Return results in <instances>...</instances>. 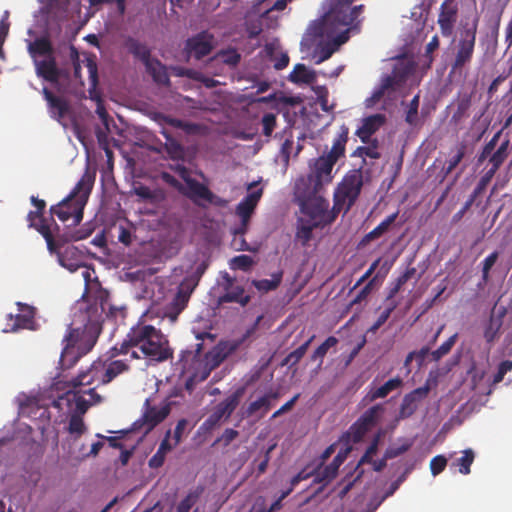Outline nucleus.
I'll use <instances>...</instances> for the list:
<instances>
[{
    "label": "nucleus",
    "instance_id": "1",
    "mask_svg": "<svg viewBox=\"0 0 512 512\" xmlns=\"http://www.w3.org/2000/svg\"><path fill=\"white\" fill-rule=\"evenodd\" d=\"M112 356L129 355L130 359L145 358L164 362L173 357L169 341L160 329L153 325L137 323L130 328L126 339L111 349Z\"/></svg>",
    "mask_w": 512,
    "mask_h": 512
},
{
    "label": "nucleus",
    "instance_id": "2",
    "mask_svg": "<svg viewBox=\"0 0 512 512\" xmlns=\"http://www.w3.org/2000/svg\"><path fill=\"white\" fill-rule=\"evenodd\" d=\"M74 324L75 322L69 326L68 332L63 338L65 346L59 360L63 370L72 368L79 358L89 353L101 333L98 320L89 318L82 327H73Z\"/></svg>",
    "mask_w": 512,
    "mask_h": 512
},
{
    "label": "nucleus",
    "instance_id": "3",
    "mask_svg": "<svg viewBox=\"0 0 512 512\" xmlns=\"http://www.w3.org/2000/svg\"><path fill=\"white\" fill-rule=\"evenodd\" d=\"M349 128L346 125L340 127L338 135L333 140L330 151L319 156L309 164V174L297 181H303L305 188L321 191L323 186L333 180L332 170L337 161L345 156L346 144L348 142Z\"/></svg>",
    "mask_w": 512,
    "mask_h": 512
},
{
    "label": "nucleus",
    "instance_id": "4",
    "mask_svg": "<svg viewBox=\"0 0 512 512\" xmlns=\"http://www.w3.org/2000/svg\"><path fill=\"white\" fill-rule=\"evenodd\" d=\"M321 191L305 188L303 181H296L294 194L301 212L307 220L314 222V226L326 227L331 225L338 217L334 205L329 209V201L324 198Z\"/></svg>",
    "mask_w": 512,
    "mask_h": 512
},
{
    "label": "nucleus",
    "instance_id": "5",
    "mask_svg": "<svg viewBox=\"0 0 512 512\" xmlns=\"http://www.w3.org/2000/svg\"><path fill=\"white\" fill-rule=\"evenodd\" d=\"M93 184L94 179L87 173L84 174L67 197L50 207L51 215H56L62 222L72 219V224L78 225L83 219L84 207Z\"/></svg>",
    "mask_w": 512,
    "mask_h": 512
},
{
    "label": "nucleus",
    "instance_id": "6",
    "mask_svg": "<svg viewBox=\"0 0 512 512\" xmlns=\"http://www.w3.org/2000/svg\"><path fill=\"white\" fill-rule=\"evenodd\" d=\"M363 187L362 168L348 171L333 193L335 211L348 213L360 196Z\"/></svg>",
    "mask_w": 512,
    "mask_h": 512
},
{
    "label": "nucleus",
    "instance_id": "7",
    "mask_svg": "<svg viewBox=\"0 0 512 512\" xmlns=\"http://www.w3.org/2000/svg\"><path fill=\"white\" fill-rule=\"evenodd\" d=\"M350 19L337 5H334L321 19L316 27V33L322 38L334 41V46H341L349 39L352 26L347 21Z\"/></svg>",
    "mask_w": 512,
    "mask_h": 512
},
{
    "label": "nucleus",
    "instance_id": "8",
    "mask_svg": "<svg viewBox=\"0 0 512 512\" xmlns=\"http://www.w3.org/2000/svg\"><path fill=\"white\" fill-rule=\"evenodd\" d=\"M477 24L478 20L476 19L471 25L465 24L459 30L454 59L451 64V70L454 73H461L472 61L476 44Z\"/></svg>",
    "mask_w": 512,
    "mask_h": 512
},
{
    "label": "nucleus",
    "instance_id": "9",
    "mask_svg": "<svg viewBox=\"0 0 512 512\" xmlns=\"http://www.w3.org/2000/svg\"><path fill=\"white\" fill-rule=\"evenodd\" d=\"M244 393V388L236 389L231 395L219 402L213 409L212 413L201 424L200 430L203 432H211L220 425L223 420L230 418L240 403V399Z\"/></svg>",
    "mask_w": 512,
    "mask_h": 512
},
{
    "label": "nucleus",
    "instance_id": "10",
    "mask_svg": "<svg viewBox=\"0 0 512 512\" xmlns=\"http://www.w3.org/2000/svg\"><path fill=\"white\" fill-rule=\"evenodd\" d=\"M384 406L376 404L367 409L349 428L348 437L353 443H359L364 436L380 421Z\"/></svg>",
    "mask_w": 512,
    "mask_h": 512
},
{
    "label": "nucleus",
    "instance_id": "11",
    "mask_svg": "<svg viewBox=\"0 0 512 512\" xmlns=\"http://www.w3.org/2000/svg\"><path fill=\"white\" fill-rule=\"evenodd\" d=\"M100 400L101 397L95 392V388H88L67 391L64 396L54 401L53 404L55 407H60L63 401H66L68 405L74 403L75 414L82 415L86 413L91 405L100 402Z\"/></svg>",
    "mask_w": 512,
    "mask_h": 512
},
{
    "label": "nucleus",
    "instance_id": "12",
    "mask_svg": "<svg viewBox=\"0 0 512 512\" xmlns=\"http://www.w3.org/2000/svg\"><path fill=\"white\" fill-rule=\"evenodd\" d=\"M214 48V36L208 31H201L185 41L184 52L187 57L200 60L209 55Z\"/></svg>",
    "mask_w": 512,
    "mask_h": 512
},
{
    "label": "nucleus",
    "instance_id": "13",
    "mask_svg": "<svg viewBox=\"0 0 512 512\" xmlns=\"http://www.w3.org/2000/svg\"><path fill=\"white\" fill-rule=\"evenodd\" d=\"M33 63L37 76L47 82H50L53 85H58L60 79L67 76V73L57 66L56 58L54 55L41 60L35 59Z\"/></svg>",
    "mask_w": 512,
    "mask_h": 512
},
{
    "label": "nucleus",
    "instance_id": "14",
    "mask_svg": "<svg viewBox=\"0 0 512 512\" xmlns=\"http://www.w3.org/2000/svg\"><path fill=\"white\" fill-rule=\"evenodd\" d=\"M17 306L19 313L17 315H8V322L3 330L4 332H16L19 329L33 328L35 308L21 302H18Z\"/></svg>",
    "mask_w": 512,
    "mask_h": 512
},
{
    "label": "nucleus",
    "instance_id": "15",
    "mask_svg": "<svg viewBox=\"0 0 512 512\" xmlns=\"http://www.w3.org/2000/svg\"><path fill=\"white\" fill-rule=\"evenodd\" d=\"M458 3L456 0H444L440 6L437 23L441 34L450 37L453 34L454 26L458 18Z\"/></svg>",
    "mask_w": 512,
    "mask_h": 512
},
{
    "label": "nucleus",
    "instance_id": "16",
    "mask_svg": "<svg viewBox=\"0 0 512 512\" xmlns=\"http://www.w3.org/2000/svg\"><path fill=\"white\" fill-rule=\"evenodd\" d=\"M195 289V282L185 281L184 279L179 284L177 292L167 307V315L176 320L178 315L186 308L191 294Z\"/></svg>",
    "mask_w": 512,
    "mask_h": 512
},
{
    "label": "nucleus",
    "instance_id": "17",
    "mask_svg": "<svg viewBox=\"0 0 512 512\" xmlns=\"http://www.w3.org/2000/svg\"><path fill=\"white\" fill-rule=\"evenodd\" d=\"M223 280L222 286L225 293L219 297V303H238L244 307L250 302V295L245 294L242 286L235 285V279L227 272L223 275Z\"/></svg>",
    "mask_w": 512,
    "mask_h": 512
},
{
    "label": "nucleus",
    "instance_id": "18",
    "mask_svg": "<svg viewBox=\"0 0 512 512\" xmlns=\"http://www.w3.org/2000/svg\"><path fill=\"white\" fill-rule=\"evenodd\" d=\"M430 386L426 383L422 387H418L403 397L399 408V419H406L412 416L418 409L419 404L428 396Z\"/></svg>",
    "mask_w": 512,
    "mask_h": 512
},
{
    "label": "nucleus",
    "instance_id": "19",
    "mask_svg": "<svg viewBox=\"0 0 512 512\" xmlns=\"http://www.w3.org/2000/svg\"><path fill=\"white\" fill-rule=\"evenodd\" d=\"M41 93L47 102V109L50 117L57 122L62 123V120L69 112V102L64 97L55 95L47 87H43Z\"/></svg>",
    "mask_w": 512,
    "mask_h": 512
},
{
    "label": "nucleus",
    "instance_id": "20",
    "mask_svg": "<svg viewBox=\"0 0 512 512\" xmlns=\"http://www.w3.org/2000/svg\"><path fill=\"white\" fill-rule=\"evenodd\" d=\"M170 413V405L164 404L161 407L151 406L149 400L145 401V411L142 416V426L145 433L150 432L160 424Z\"/></svg>",
    "mask_w": 512,
    "mask_h": 512
},
{
    "label": "nucleus",
    "instance_id": "21",
    "mask_svg": "<svg viewBox=\"0 0 512 512\" xmlns=\"http://www.w3.org/2000/svg\"><path fill=\"white\" fill-rule=\"evenodd\" d=\"M264 316L259 315L255 322L245 331V333L238 339H232L227 341H221L219 343L220 350L222 351L219 361H224L228 356L236 352L250 337H252L257 331L260 322Z\"/></svg>",
    "mask_w": 512,
    "mask_h": 512
},
{
    "label": "nucleus",
    "instance_id": "22",
    "mask_svg": "<svg viewBox=\"0 0 512 512\" xmlns=\"http://www.w3.org/2000/svg\"><path fill=\"white\" fill-rule=\"evenodd\" d=\"M263 194V189L260 188L247 194L236 206V214L243 222V226L249 225L250 218L257 207Z\"/></svg>",
    "mask_w": 512,
    "mask_h": 512
},
{
    "label": "nucleus",
    "instance_id": "23",
    "mask_svg": "<svg viewBox=\"0 0 512 512\" xmlns=\"http://www.w3.org/2000/svg\"><path fill=\"white\" fill-rule=\"evenodd\" d=\"M100 362V378L101 384H107L114 380L118 375L127 372L130 368L128 364V359L124 360H115L109 363L105 361L98 360Z\"/></svg>",
    "mask_w": 512,
    "mask_h": 512
},
{
    "label": "nucleus",
    "instance_id": "24",
    "mask_svg": "<svg viewBox=\"0 0 512 512\" xmlns=\"http://www.w3.org/2000/svg\"><path fill=\"white\" fill-rule=\"evenodd\" d=\"M386 122L383 114H373L362 120V125L356 130V135L363 143L370 142L371 136L375 134Z\"/></svg>",
    "mask_w": 512,
    "mask_h": 512
},
{
    "label": "nucleus",
    "instance_id": "25",
    "mask_svg": "<svg viewBox=\"0 0 512 512\" xmlns=\"http://www.w3.org/2000/svg\"><path fill=\"white\" fill-rule=\"evenodd\" d=\"M505 314V307H500L497 313L495 309L492 310L483 332V337L488 344H493L499 338Z\"/></svg>",
    "mask_w": 512,
    "mask_h": 512
},
{
    "label": "nucleus",
    "instance_id": "26",
    "mask_svg": "<svg viewBox=\"0 0 512 512\" xmlns=\"http://www.w3.org/2000/svg\"><path fill=\"white\" fill-rule=\"evenodd\" d=\"M100 362H93L90 368L86 371L81 372L77 377L71 380V384L75 390L83 389L85 386H89L94 382L101 384L100 378Z\"/></svg>",
    "mask_w": 512,
    "mask_h": 512
},
{
    "label": "nucleus",
    "instance_id": "27",
    "mask_svg": "<svg viewBox=\"0 0 512 512\" xmlns=\"http://www.w3.org/2000/svg\"><path fill=\"white\" fill-rule=\"evenodd\" d=\"M124 47L134 58L140 60L143 64L152 58L151 49L148 45L134 37H127L124 41Z\"/></svg>",
    "mask_w": 512,
    "mask_h": 512
},
{
    "label": "nucleus",
    "instance_id": "28",
    "mask_svg": "<svg viewBox=\"0 0 512 512\" xmlns=\"http://www.w3.org/2000/svg\"><path fill=\"white\" fill-rule=\"evenodd\" d=\"M28 53L32 57L33 62L38 57L44 58L54 55V48L50 39L46 36L36 38L28 44Z\"/></svg>",
    "mask_w": 512,
    "mask_h": 512
},
{
    "label": "nucleus",
    "instance_id": "29",
    "mask_svg": "<svg viewBox=\"0 0 512 512\" xmlns=\"http://www.w3.org/2000/svg\"><path fill=\"white\" fill-rule=\"evenodd\" d=\"M146 72L152 77L153 81L160 85H169L170 78L167 68L157 58H151L144 64Z\"/></svg>",
    "mask_w": 512,
    "mask_h": 512
},
{
    "label": "nucleus",
    "instance_id": "30",
    "mask_svg": "<svg viewBox=\"0 0 512 512\" xmlns=\"http://www.w3.org/2000/svg\"><path fill=\"white\" fill-rule=\"evenodd\" d=\"M398 217V211L387 216L381 223H379L373 230L364 235L360 240L359 246L364 247L370 242L380 238L386 232H388L390 226L396 221Z\"/></svg>",
    "mask_w": 512,
    "mask_h": 512
},
{
    "label": "nucleus",
    "instance_id": "31",
    "mask_svg": "<svg viewBox=\"0 0 512 512\" xmlns=\"http://www.w3.org/2000/svg\"><path fill=\"white\" fill-rule=\"evenodd\" d=\"M492 179L493 178L489 177L486 174H484L480 178L477 186L475 187L474 191L472 192V194L470 195L468 200L465 202V204L462 207V209L454 214L453 222H458L459 220L462 219V217L464 216L466 211L473 205V203L475 202L476 198L485 191V189L487 188L488 184L491 182Z\"/></svg>",
    "mask_w": 512,
    "mask_h": 512
},
{
    "label": "nucleus",
    "instance_id": "32",
    "mask_svg": "<svg viewBox=\"0 0 512 512\" xmlns=\"http://www.w3.org/2000/svg\"><path fill=\"white\" fill-rule=\"evenodd\" d=\"M401 384H402V380L398 377L389 379L382 386H380L378 388L371 389L366 394L363 401L370 403L379 398H385L391 391L399 388L401 386Z\"/></svg>",
    "mask_w": 512,
    "mask_h": 512
},
{
    "label": "nucleus",
    "instance_id": "33",
    "mask_svg": "<svg viewBox=\"0 0 512 512\" xmlns=\"http://www.w3.org/2000/svg\"><path fill=\"white\" fill-rule=\"evenodd\" d=\"M186 185L188 190L183 193L197 204L199 199L207 202L208 197L211 196V190L196 179H186Z\"/></svg>",
    "mask_w": 512,
    "mask_h": 512
},
{
    "label": "nucleus",
    "instance_id": "34",
    "mask_svg": "<svg viewBox=\"0 0 512 512\" xmlns=\"http://www.w3.org/2000/svg\"><path fill=\"white\" fill-rule=\"evenodd\" d=\"M508 148H509V140L503 141L498 149L491 155L489 162L491 163V168L485 172L486 175L493 178L496 174L497 170L504 163L506 158L508 157Z\"/></svg>",
    "mask_w": 512,
    "mask_h": 512
},
{
    "label": "nucleus",
    "instance_id": "35",
    "mask_svg": "<svg viewBox=\"0 0 512 512\" xmlns=\"http://www.w3.org/2000/svg\"><path fill=\"white\" fill-rule=\"evenodd\" d=\"M271 403L268 401V397L261 396L258 399L249 403V405L245 408L243 415L244 417H252L259 414V419L264 417L267 412L271 409Z\"/></svg>",
    "mask_w": 512,
    "mask_h": 512
},
{
    "label": "nucleus",
    "instance_id": "36",
    "mask_svg": "<svg viewBox=\"0 0 512 512\" xmlns=\"http://www.w3.org/2000/svg\"><path fill=\"white\" fill-rule=\"evenodd\" d=\"M315 228H323L322 226H314V222L306 218H299L297 221L296 238L301 241L303 246H306L312 239L313 230Z\"/></svg>",
    "mask_w": 512,
    "mask_h": 512
},
{
    "label": "nucleus",
    "instance_id": "37",
    "mask_svg": "<svg viewBox=\"0 0 512 512\" xmlns=\"http://www.w3.org/2000/svg\"><path fill=\"white\" fill-rule=\"evenodd\" d=\"M31 203L37 208L36 211H30L27 215V221L30 228H36L39 223H47V220L43 216V212L46 207V202L42 199H38L35 196H31Z\"/></svg>",
    "mask_w": 512,
    "mask_h": 512
},
{
    "label": "nucleus",
    "instance_id": "38",
    "mask_svg": "<svg viewBox=\"0 0 512 512\" xmlns=\"http://www.w3.org/2000/svg\"><path fill=\"white\" fill-rule=\"evenodd\" d=\"M336 5L344 14H346L350 19L347 21L352 26L353 29H359V21H357V18L361 14L363 10V5H358L354 7H350V4L352 2H346L345 0H336Z\"/></svg>",
    "mask_w": 512,
    "mask_h": 512
},
{
    "label": "nucleus",
    "instance_id": "39",
    "mask_svg": "<svg viewBox=\"0 0 512 512\" xmlns=\"http://www.w3.org/2000/svg\"><path fill=\"white\" fill-rule=\"evenodd\" d=\"M414 70V62L409 60H400L394 65L392 73L397 78L398 83L403 84L408 77L413 74Z\"/></svg>",
    "mask_w": 512,
    "mask_h": 512
},
{
    "label": "nucleus",
    "instance_id": "40",
    "mask_svg": "<svg viewBox=\"0 0 512 512\" xmlns=\"http://www.w3.org/2000/svg\"><path fill=\"white\" fill-rule=\"evenodd\" d=\"M367 146H359L356 148V150L353 152L352 156H358V157H369L371 159H379L381 157L380 152L378 151L379 148V141L378 139H370V142L366 143Z\"/></svg>",
    "mask_w": 512,
    "mask_h": 512
},
{
    "label": "nucleus",
    "instance_id": "41",
    "mask_svg": "<svg viewBox=\"0 0 512 512\" xmlns=\"http://www.w3.org/2000/svg\"><path fill=\"white\" fill-rule=\"evenodd\" d=\"M165 122L174 128H178L187 134H198L202 130V125L177 118L165 117Z\"/></svg>",
    "mask_w": 512,
    "mask_h": 512
},
{
    "label": "nucleus",
    "instance_id": "42",
    "mask_svg": "<svg viewBox=\"0 0 512 512\" xmlns=\"http://www.w3.org/2000/svg\"><path fill=\"white\" fill-rule=\"evenodd\" d=\"M338 344V339L334 336H329L311 355L312 361H319V367L323 363V359L328 353L329 349L335 347Z\"/></svg>",
    "mask_w": 512,
    "mask_h": 512
},
{
    "label": "nucleus",
    "instance_id": "43",
    "mask_svg": "<svg viewBox=\"0 0 512 512\" xmlns=\"http://www.w3.org/2000/svg\"><path fill=\"white\" fill-rule=\"evenodd\" d=\"M339 456H337L333 462L327 466H325L322 470H320L315 478L314 482L321 483V482H329L333 478L336 477L337 471L340 465V462H338Z\"/></svg>",
    "mask_w": 512,
    "mask_h": 512
},
{
    "label": "nucleus",
    "instance_id": "44",
    "mask_svg": "<svg viewBox=\"0 0 512 512\" xmlns=\"http://www.w3.org/2000/svg\"><path fill=\"white\" fill-rule=\"evenodd\" d=\"M314 335L311 336L306 342L296 348L294 351L290 352L284 359L283 364L286 365H296L306 354L311 342L314 339Z\"/></svg>",
    "mask_w": 512,
    "mask_h": 512
},
{
    "label": "nucleus",
    "instance_id": "45",
    "mask_svg": "<svg viewBox=\"0 0 512 512\" xmlns=\"http://www.w3.org/2000/svg\"><path fill=\"white\" fill-rule=\"evenodd\" d=\"M290 81L294 83L309 84L314 80V74L308 71L304 64H297L289 76Z\"/></svg>",
    "mask_w": 512,
    "mask_h": 512
},
{
    "label": "nucleus",
    "instance_id": "46",
    "mask_svg": "<svg viewBox=\"0 0 512 512\" xmlns=\"http://www.w3.org/2000/svg\"><path fill=\"white\" fill-rule=\"evenodd\" d=\"M466 145L461 143L456 148V153L448 161L447 165L443 167L442 171L444 176L449 175L462 161L466 154Z\"/></svg>",
    "mask_w": 512,
    "mask_h": 512
},
{
    "label": "nucleus",
    "instance_id": "47",
    "mask_svg": "<svg viewBox=\"0 0 512 512\" xmlns=\"http://www.w3.org/2000/svg\"><path fill=\"white\" fill-rule=\"evenodd\" d=\"M420 103V95L416 94L407 105L405 113V122L410 126H416L418 123V109Z\"/></svg>",
    "mask_w": 512,
    "mask_h": 512
},
{
    "label": "nucleus",
    "instance_id": "48",
    "mask_svg": "<svg viewBox=\"0 0 512 512\" xmlns=\"http://www.w3.org/2000/svg\"><path fill=\"white\" fill-rule=\"evenodd\" d=\"M216 58L220 59L221 62L230 67H236L241 60V55L235 48H229L219 51Z\"/></svg>",
    "mask_w": 512,
    "mask_h": 512
},
{
    "label": "nucleus",
    "instance_id": "49",
    "mask_svg": "<svg viewBox=\"0 0 512 512\" xmlns=\"http://www.w3.org/2000/svg\"><path fill=\"white\" fill-rule=\"evenodd\" d=\"M86 429L82 416L72 414L69 419L68 432L77 439L85 433Z\"/></svg>",
    "mask_w": 512,
    "mask_h": 512
},
{
    "label": "nucleus",
    "instance_id": "50",
    "mask_svg": "<svg viewBox=\"0 0 512 512\" xmlns=\"http://www.w3.org/2000/svg\"><path fill=\"white\" fill-rule=\"evenodd\" d=\"M37 230L45 239L47 243L48 250L53 253L57 250L58 246L57 243L54 240L53 233L51 230V227L48 223H39L36 228Z\"/></svg>",
    "mask_w": 512,
    "mask_h": 512
},
{
    "label": "nucleus",
    "instance_id": "51",
    "mask_svg": "<svg viewBox=\"0 0 512 512\" xmlns=\"http://www.w3.org/2000/svg\"><path fill=\"white\" fill-rule=\"evenodd\" d=\"M202 490H194L190 491L184 499L180 501V503L176 507L175 512H189L191 508L196 504L198 501L200 494Z\"/></svg>",
    "mask_w": 512,
    "mask_h": 512
},
{
    "label": "nucleus",
    "instance_id": "52",
    "mask_svg": "<svg viewBox=\"0 0 512 512\" xmlns=\"http://www.w3.org/2000/svg\"><path fill=\"white\" fill-rule=\"evenodd\" d=\"M282 275L281 273L276 274L273 276V279H262V280H253L252 284L253 286L258 289L259 291H272L275 290L281 283Z\"/></svg>",
    "mask_w": 512,
    "mask_h": 512
},
{
    "label": "nucleus",
    "instance_id": "53",
    "mask_svg": "<svg viewBox=\"0 0 512 512\" xmlns=\"http://www.w3.org/2000/svg\"><path fill=\"white\" fill-rule=\"evenodd\" d=\"M498 257L499 253L497 251H494L482 261V282L478 284L479 287L482 284H486L489 281L490 270L497 262Z\"/></svg>",
    "mask_w": 512,
    "mask_h": 512
},
{
    "label": "nucleus",
    "instance_id": "54",
    "mask_svg": "<svg viewBox=\"0 0 512 512\" xmlns=\"http://www.w3.org/2000/svg\"><path fill=\"white\" fill-rule=\"evenodd\" d=\"M457 337H458V334L455 333L454 335L449 337L444 343H442L436 350H434L431 353L432 359L434 361H438L442 357L447 355L451 351L454 344L456 343Z\"/></svg>",
    "mask_w": 512,
    "mask_h": 512
},
{
    "label": "nucleus",
    "instance_id": "55",
    "mask_svg": "<svg viewBox=\"0 0 512 512\" xmlns=\"http://www.w3.org/2000/svg\"><path fill=\"white\" fill-rule=\"evenodd\" d=\"M380 438H381L380 433H378L377 435L374 436V438L372 439L370 445L367 447L365 453L360 458V460L358 462V466L372 462L373 456L378 451V445H379V442H380Z\"/></svg>",
    "mask_w": 512,
    "mask_h": 512
},
{
    "label": "nucleus",
    "instance_id": "56",
    "mask_svg": "<svg viewBox=\"0 0 512 512\" xmlns=\"http://www.w3.org/2000/svg\"><path fill=\"white\" fill-rule=\"evenodd\" d=\"M474 452L471 449H466L463 452V456L457 459V465L459 466V472L463 475L470 473V467L474 461Z\"/></svg>",
    "mask_w": 512,
    "mask_h": 512
},
{
    "label": "nucleus",
    "instance_id": "57",
    "mask_svg": "<svg viewBox=\"0 0 512 512\" xmlns=\"http://www.w3.org/2000/svg\"><path fill=\"white\" fill-rule=\"evenodd\" d=\"M397 307V303L395 301H391L389 305L381 312L378 316L375 323L370 327L371 332H376L390 317L391 313Z\"/></svg>",
    "mask_w": 512,
    "mask_h": 512
},
{
    "label": "nucleus",
    "instance_id": "58",
    "mask_svg": "<svg viewBox=\"0 0 512 512\" xmlns=\"http://www.w3.org/2000/svg\"><path fill=\"white\" fill-rule=\"evenodd\" d=\"M252 264H253V260H252L251 256L242 254V255L235 256L231 260L230 266L232 269H239V270L247 271L251 268Z\"/></svg>",
    "mask_w": 512,
    "mask_h": 512
},
{
    "label": "nucleus",
    "instance_id": "59",
    "mask_svg": "<svg viewBox=\"0 0 512 512\" xmlns=\"http://www.w3.org/2000/svg\"><path fill=\"white\" fill-rule=\"evenodd\" d=\"M512 370V361L511 360H504L498 365L497 372L493 376L492 384L496 385L500 383L504 376Z\"/></svg>",
    "mask_w": 512,
    "mask_h": 512
},
{
    "label": "nucleus",
    "instance_id": "60",
    "mask_svg": "<svg viewBox=\"0 0 512 512\" xmlns=\"http://www.w3.org/2000/svg\"><path fill=\"white\" fill-rule=\"evenodd\" d=\"M263 126V134L266 137L271 136L274 128L276 127V115L273 113H265L261 120Z\"/></svg>",
    "mask_w": 512,
    "mask_h": 512
},
{
    "label": "nucleus",
    "instance_id": "61",
    "mask_svg": "<svg viewBox=\"0 0 512 512\" xmlns=\"http://www.w3.org/2000/svg\"><path fill=\"white\" fill-rule=\"evenodd\" d=\"M447 465V459L443 455H437L430 461V470L433 476L440 474Z\"/></svg>",
    "mask_w": 512,
    "mask_h": 512
},
{
    "label": "nucleus",
    "instance_id": "62",
    "mask_svg": "<svg viewBox=\"0 0 512 512\" xmlns=\"http://www.w3.org/2000/svg\"><path fill=\"white\" fill-rule=\"evenodd\" d=\"M501 135V131H498L483 147V150L478 158L479 162H482L485 160L489 155H491L492 151L494 150L499 137Z\"/></svg>",
    "mask_w": 512,
    "mask_h": 512
},
{
    "label": "nucleus",
    "instance_id": "63",
    "mask_svg": "<svg viewBox=\"0 0 512 512\" xmlns=\"http://www.w3.org/2000/svg\"><path fill=\"white\" fill-rule=\"evenodd\" d=\"M411 446H412V443L409 441H406L405 443H403L400 446L387 448L385 451L386 459H393V458H396V457L402 455L403 453L408 451Z\"/></svg>",
    "mask_w": 512,
    "mask_h": 512
},
{
    "label": "nucleus",
    "instance_id": "64",
    "mask_svg": "<svg viewBox=\"0 0 512 512\" xmlns=\"http://www.w3.org/2000/svg\"><path fill=\"white\" fill-rule=\"evenodd\" d=\"M85 66L89 73V79H90V83H91L92 87H96V85L98 84L97 63L91 58H86Z\"/></svg>",
    "mask_w": 512,
    "mask_h": 512
}]
</instances>
